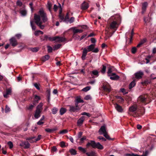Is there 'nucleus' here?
Segmentation results:
<instances>
[{"label": "nucleus", "instance_id": "obj_3", "mask_svg": "<svg viewBox=\"0 0 156 156\" xmlns=\"http://www.w3.org/2000/svg\"><path fill=\"white\" fill-rule=\"evenodd\" d=\"M148 95L144 94L140 96L138 98V100L144 105H146L148 103Z\"/></svg>", "mask_w": 156, "mask_h": 156}, {"label": "nucleus", "instance_id": "obj_13", "mask_svg": "<svg viewBox=\"0 0 156 156\" xmlns=\"http://www.w3.org/2000/svg\"><path fill=\"white\" fill-rule=\"evenodd\" d=\"M85 117L82 116L77 121V124L78 126H81L83 124L85 120Z\"/></svg>", "mask_w": 156, "mask_h": 156}, {"label": "nucleus", "instance_id": "obj_16", "mask_svg": "<svg viewBox=\"0 0 156 156\" xmlns=\"http://www.w3.org/2000/svg\"><path fill=\"white\" fill-rule=\"evenodd\" d=\"M137 111L140 114L141 116L142 115H143L144 114L145 109L144 107H140L137 108Z\"/></svg>", "mask_w": 156, "mask_h": 156}, {"label": "nucleus", "instance_id": "obj_18", "mask_svg": "<svg viewBox=\"0 0 156 156\" xmlns=\"http://www.w3.org/2000/svg\"><path fill=\"white\" fill-rule=\"evenodd\" d=\"M11 93V89L10 88L6 89V92L5 93H3V96L4 98H7L8 95L10 94Z\"/></svg>", "mask_w": 156, "mask_h": 156}, {"label": "nucleus", "instance_id": "obj_58", "mask_svg": "<svg viewBox=\"0 0 156 156\" xmlns=\"http://www.w3.org/2000/svg\"><path fill=\"white\" fill-rule=\"evenodd\" d=\"M69 15L67 13L64 18V22H66L67 23H68V21L69 20Z\"/></svg>", "mask_w": 156, "mask_h": 156}, {"label": "nucleus", "instance_id": "obj_29", "mask_svg": "<svg viewBox=\"0 0 156 156\" xmlns=\"http://www.w3.org/2000/svg\"><path fill=\"white\" fill-rule=\"evenodd\" d=\"M137 108L136 106H133L130 107L129 108V110L130 112H134L135 111H137Z\"/></svg>", "mask_w": 156, "mask_h": 156}, {"label": "nucleus", "instance_id": "obj_6", "mask_svg": "<svg viewBox=\"0 0 156 156\" xmlns=\"http://www.w3.org/2000/svg\"><path fill=\"white\" fill-rule=\"evenodd\" d=\"M144 74L143 72L141 71H139L137 73H135L134 75L135 76V78L136 79H141V78Z\"/></svg>", "mask_w": 156, "mask_h": 156}, {"label": "nucleus", "instance_id": "obj_32", "mask_svg": "<svg viewBox=\"0 0 156 156\" xmlns=\"http://www.w3.org/2000/svg\"><path fill=\"white\" fill-rule=\"evenodd\" d=\"M73 31L74 33H81L83 32V30L81 29H77L74 28H73Z\"/></svg>", "mask_w": 156, "mask_h": 156}, {"label": "nucleus", "instance_id": "obj_53", "mask_svg": "<svg viewBox=\"0 0 156 156\" xmlns=\"http://www.w3.org/2000/svg\"><path fill=\"white\" fill-rule=\"evenodd\" d=\"M41 99L40 97L37 95H35L34 96V100L35 101H37Z\"/></svg>", "mask_w": 156, "mask_h": 156}, {"label": "nucleus", "instance_id": "obj_37", "mask_svg": "<svg viewBox=\"0 0 156 156\" xmlns=\"http://www.w3.org/2000/svg\"><path fill=\"white\" fill-rule=\"evenodd\" d=\"M91 88V87L90 86H87L86 87L83 88L82 90V91H84V92H87Z\"/></svg>", "mask_w": 156, "mask_h": 156}, {"label": "nucleus", "instance_id": "obj_14", "mask_svg": "<svg viewBox=\"0 0 156 156\" xmlns=\"http://www.w3.org/2000/svg\"><path fill=\"white\" fill-rule=\"evenodd\" d=\"M110 79L113 80H117L119 78V76L115 73H112L110 76Z\"/></svg>", "mask_w": 156, "mask_h": 156}, {"label": "nucleus", "instance_id": "obj_31", "mask_svg": "<svg viewBox=\"0 0 156 156\" xmlns=\"http://www.w3.org/2000/svg\"><path fill=\"white\" fill-rule=\"evenodd\" d=\"M104 136H105L107 139L109 140H113L114 138H111L108 135L107 132L105 134H103Z\"/></svg>", "mask_w": 156, "mask_h": 156}, {"label": "nucleus", "instance_id": "obj_44", "mask_svg": "<svg viewBox=\"0 0 156 156\" xmlns=\"http://www.w3.org/2000/svg\"><path fill=\"white\" fill-rule=\"evenodd\" d=\"M105 34L107 38H109L112 35V34L109 31H108L107 30H106Z\"/></svg>", "mask_w": 156, "mask_h": 156}, {"label": "nucleus", "instance_id": "obj_10", "mask_svg": "<svg viewBox=\"0 0 156 156\" xmlns=\"http://www.w3.org/2000/svg\"><path fill=\"white\" fill-rule=\"evenodd\" d=\"M148 5V3L147 2H145L142 3V14L144 13L145 12Z\"/></svg>", "mask_w": 156, "mask_h": 156}, {"label": "nucleus", "instance_id": "obj_51", "mask_svg": "<svg viewBox=\"0 0 156 156\" xmlns=\"http://www.w3.org/2000/svg\"><path fill=\"white\" fill-rule=\"evenodd\" d=\"M112 72V69L111 68L109 67L108 69V70L107 72L108 75V76H111Z\"/></svg>", "mask_w": 156, "mask_h": 156}, {"label": "nucleus", "instance_id": "obj_41", "mask_svg": "<svg viewBox=\"0 0 156 156\" xmlns=\"http://www.w3.org/2000/svg\"><path fill=\"white\" fill-rule=\"evenodd\" d=\"M78 149L80 151L83 152V153H86V150L85 149L82 147H78Z\"/></svg>", "mask_w": 156, "mask_h": 156}, {"label": "nucleus", "instance_id": "obj_1", "mask_svg": "<svg viewBox=\"0 0 156 156\" xmlns=\"http://www.w3.org/2000/svg\"><path fill=\"white\" fill-rule=\"evenodd\" d=\"M38 14H35L34 16V20L35 23L41 29L44 28L45 25L42 24L47 22L48 20L46 14L44 12L42 9H41L38 12Z\"/></svg>", "mask_w": 156, "mask_h": 156}, {"label": "nucleus", "instance_id": "obj_33", "mask_svg": "<svg viewBox=\"0 0 156 156\" xmlns=\"http://www.w3.org/2000/svg\"><path fill=\"white\" fill-rule=\"evenodd\" d=\"M62 46V44H58L55 45L53 47V50L54 51L56 50L59 48H60Z\"/></svg>", "mask_w": 156, "mask_h": 156}, {"label": "nucleus", "instance_id": "obj_34", "mask_svg": "<svg viewBox=\"0 0 156 156\" xmlns=\"http://www.w3.org/2000/svg\"><path fill=\"white\" fill-rule=\"evenodd\" d=\"M34 34L36 36H38L40 34H43V32L41 30H36L35 31Z\"/></svg>", "mask_w": 156, "mask_h": 156}, {"label": "nucleus", "instance_id": "obj_55", "mask_svg": "<svg viewBox=\"0 0 156 156\" xmlns=\"http://www.w3.org/2000/svg\"><path fill=\"white\" fill-rule=\"evenodd\" d=\"M34 85L37 89L38 90H40V88L39 87L40 85L39 84L37 83H34Z\"/></svg>", "mask_w": 156, "mask_h": 156}, {"label": "nucleus", "instance_id": "obj_8", "mask_svg": "<svg viewBox=\"0 0 156 156\" xmlns=\"http://www.w3.org/2000/svg\"><path fill=\"white\" fill-rule=\"evenodd\" d=\"M103 88L104 91L108 93H109L111 91L110 86L108 84H107L106 85H104Z\"/></svg>", "mask_w": 156, "mask_h": 156}, {"label": "nucleus", "instance_id": "obj_47", "mask_svg": "<svg viewBox=\"0 0 156 156\" xmlns=\"http://www.w3.org/2000/svg\"><path fill=\"white\" fill-rule=\"evenodd\" d=\"M59 17L60 19V22L63 21L64 22V16L60 13L59 15Z\"/></svg>", "mask_w": 156, "mask_h": 156}, {"label": "nucleus", "instance_id": "obj_59", "mask_svg": "<svg viewBox=\"0 0 156 156\" xmlns=\"http://www.w3.org/2000/svg\"><path fill=\"white\" fill-rule=\"evenodd\" d=\"M151 83V81L149 80H145L144 82H142V84H147L149 83Z\"/></svg>", "mask_w": 156, "mask_h": 156}, {"label": "nucleus", "instance_id": "obj_54", "mask_svg": "<svg viewBox=\"0 0 156 156\" xmlns=\"http://www.w3.org/2000/svg\"><path fill=\"white\" fill-rule=\"evenodd\" d=\"M86 139V136H83L82 138H81L80 139V144H81V143H83L84 142V140H85Z\"/></svg>", "mask_w": 156, "mask_h": 156}, {"label": "nucleus", "instance_id": "obj_49", "mask_svg": "<svg viewBox=\"0 0 156 156\" xmlns=\"http://www.w3.org/2000/svg\"><path fill=\"white\" fill-rule=\"evenodd\" d=\"M58 111V109L57 108L54 107L52 110V113L53 114H56Z\"/></svg>", "mask_w": 156, "mask_h": 156}, {"label": "nucleus", "instance_id": "obj_48", "mask_svg": "<svg viewBox=\"0 0 156 156\" xmlns=\"http://www.w3.org/2000/svg\"><path fill=\"white\" fill-rule=\"evenodd\" d=\"M7 144L9 146L10 149H12L13 148V144L11 141H9L7 143Z\"/></svg>", "mask_w": 156, "mask_h": 156}, {"label": "nucleus", "instance_id": "obj_46", "mask_svg": "<svg viewBox=\"0 0 156 156\" xmlns=\"http://www.w3.org/2000/svg\"><path fill=\"white\" fill-rule=\"evenodd\" d=\"M87 156H95V153L94 152L92 151L90 153L87 152L86 153Z\"/></svg>", "mask_w": 156, "mask_h": 156}, {"label": "nucleus", "instance_id": "obj_30", "mask_svg": "<svg viewBox=\"0 0 156 156\" xmlns=\"http://www.w3.org/2000/svg\"><path fill=\"white\" fill-rule=\"evenodd\" d=\"M66 109L65 108H61L60 109L59 112L60 114L61 115H62L64 114L66 112Z\"/></svg>", "mask_w": 156, "mask_h": 156}, {"label": "nucleus", "instance_id": "obj_9", "mask_svg": "<svg viewBox=\"0 0 156 156\" xmlns=\"http://www.w3.org/2000/svg\"><path fill=\"white\" fill-rule=\"evenodd\" d=\"M45 39H65V38L62 37L56 36L54 37H51L49 35H45L44 36Z\"/></svg>", "mask_w": 156, "mask_h": 156}, {"label": "nucleus", "instance_id": "obj_64", "mask_svg": "<svg viewBox=\"0 0 156 156\" xmlns=\"http://www.w3.org/2000/svg\"><path fill=\"white\" fill-rule=\"evenodd\" d=\"M91 98L90 95H87L84 98V99L87 100H90Z\"/></svg>", "mask_w": 156, "mask_h": 156}, {"label": "nucleus", "instance_id": "obj_43", "mask_svg": "<svg viewBox=\"0 0 156 156\" xmlns=\"http://www.w3.org/2000/svg\"><path fill=\"white\" fill-rule=\"evenodd\" d=\"M102 68L101 70V71L102 73L104 74L105 73L106 69V66L104 65L102 66Z\"/></svg>", "mask_w": 156, "mask_h": 156}, {"label": "nucleus", "instance_id": "obj_50", "mask_svg": "<svg viewBox=\"0 0 156 156\" xmlns=\"http://www.w3.org/2000/svg\"><path fill=\"white\" fill-rule=\"evenodd\" d=\"M47 47L48 48V53H51L52 52L53 49L51 46L49 45H48L47 46Z\"/></svg>", "mask_w": 156, "mask_h": 156}, {"label": "nucleus", "instance_id": "obj_19", "mask_svg": "<svg viewBox=\"0 0 156 156\" xmlns=\"http://www.w3.org/2000/svg\"><path fill=\"white\" fill-rule=\"evenodd\" d=\"M89 7L88 4L86 2L83 3L81 6V9L82 10H85L88 9Z\"/></svg>", "mask_w": 156, "mask_h": 156}, {"label": "nucleus", "instance_id": "obj_42", "mask_svg": "<svg viewBox=\"0 0 156 156\" xmlns=\"http://www.w3.org/2000/svg\"><path fill=\"white\" fill-rule=\"evenodd\" d=\"M94 34L93 33L90 34H89L87 36L86 35H83L82 37H81L80 39H83V38H88L89 37H92L94 35Z\"/></svg>", "mask_w": 156, "mask_h": 156}, {"label": "nucleus", "instance_id": "obj_38", "mask_svg": "<svg viewBox=\"0 0 156 156\" xmlns=\"http://www.w3.org/2000/svg\"><path fill=\"white\" fill-rule=\"evenodd\" d=\"M69 151L72 155H75L76 154V151L73 149H70Z\"/></svg>", "mask_w": 156, "mask_h": 156}, {"label": "nucleus", "instance_id": "obj_17", "mask_svg": "<svg viewBox=\"0 0 156 156\" xmlns=\"http://www.w3.org/2000/svg\"><path fill=\"white\" fill-rule=\"evenodd\" d=\"M35 136H31L27 137L26 138V140H28L31 143H33L35 142Z\"/></svg>", "mask_w": 156, "mask_h": 156}, {"label": "nucleus", "instance_id": "obj_21", "mask_svg": "<svg viewBox=\"0 0 156 156\" xmlns=\"http://www.w3.org/2000/svg\"><path fill=\"white\" fill-rule=\"evenodd\" d=\"M57 130V128L56 127H55L52 129H50L49 128H46L45 129V130L46 132L49 133H52L54 132Z\"/></svg>", "mask_w": 156, "mask_h": 156}, {"label": "nucleus", "instance_id": "obj_2", "mask_svg": "<svg viewBox=\"0 0 156 156\" xmlns=\"http://www.w3.org/2000/svg\"><path fill=\"white\" fill-rule=\"evenodd\" d=\"M90 146H91L94 148H97L100 150L103 149V147L99 142L96 143L94 140H90V142L87 143L86 145L87 147L88 148Z\"/></svg>", "mask_w": 156, "mask_h": 156}, {"label": "nucleus", "instance_id": "obj_25", "mask_svg": "<svg viewBox=\"0 0 156 156\" xmlns=\"http://www.w3.org/2000/svg\"><path fill=\"white\" fill-rule=\"evenodd\" d=\"M41 112L38 111V110H36L34 114V116L35 118L37 119L40 116V113Z\"/></svg>", "mask_w": 156, "mask_h": 156}, {"label": "nucleus", "instance_id": "obj_15", "mask_svg": "<svg viewBox=\"0 0 156 156\" xmlns=\"http://www.w3.org/2000/svg\"><path fill=\"white\" fill-rule=\"evenodd\" d=\"M88 51L86 48H85L83 51V53L81 57L82 59L83 60H84L85 59V57L87 55V52Z\"/></svg>", "mask_w": 156, "mask_h": 156}, {"label": "nucleus", "instance_id": "obj_5", "mask_svg": "<svg viewBox=\"0 0 156 156\" xmlns=\"http://www.w3.org/2000/svg\"><path fill=\"white\" fill-rule=\"evenodd\" d=\"M91 76L92 78H94L97 77L99 75L98 71L97 70H94L90 72Z\"/></svg>", "mask_w": 156, "mask_h": 156}, {"label": "nucleus", "instance_id": "obj_45", "mask_svg": "<svg viewBox=\"0 0 156 156\" xmlns=\"http://www.w3.org/2000/svg\"><path fill=\"white\" fill-rule=\"evenodd\" d=\"M30 24L32 29L33 30H35L36 29V27L33 23L32 21H30Z\"/></svg>", "mask_w": 156, "mask_h": 156}, {"label": "nucleus", "instance_id": "obj_52", "mask_svg": "<svg viewBox=\"0 0 156 156\" xmlns=\"http://www.w3.org/2000/svg\"><path fill=\"white\" fill-rule=\"evenodd\" d=\"M76 102L79 103H83V101L80 98H77L76 99Z\"/></svg>", "mask_w": 156, "mask_h": 156}, {"label": "nucleus", "instance_id": "obj_26", "mask_svg": "<svg viewBox=\"0 0 156 156\" xmlns=\"http://www.w3.org/2000/svg\"><path fill=\"white\" fill-rule=\"evenodd\" d=\"M50 56L48 55H46L41 58V60L43 62H44L46 60H48Z\"/></svg>", "mask_w": 156, "mask_h": 156}, {"label": "nucleus", "instance_id": "obj_63", "mask_svg": "<svg viewBox=\"0 0 156 156\" xmlns=\"http://www.w3.org/2000/svg\"><path fill=\"white\" fill-rule=\"evenodd\" d=\"M60 146L62 147H66L65 143L64 141H61L60 142Z\"/></svg>", "mask_w": 156, "mask_h": 156}, {"label": "nucleus", "instance_id": "obj_62", "mask_svg": "<svg viewBox=\"0 0 156 156\" xmlns=\"http://www.w3.org/2000/svg\"><path fill=\"white\" fill-rule=\"evenodd\" d=\"M47 5L48 7V9L49 11H50L52 7V4L50 2H48Z\"/></svg>", "mask_w": 156, "mask_h": 156}, {"label": "nucleus", "instance_id": "obj_20", "mask_svg": "<svg viewBox=\"0 0 156 156\" xmlns=\"http://www.w3.org/2000/svg\"><path fill=\"white\" fill-rule=\"evenodd\" d=\"M10 43L12 46L13 47H15L18 44L16 40H9Z\"/></svg>", "mask_w": 156, "mask_h": 156}, {"label": "nucleus", "instance_id": "obj_36", "mask_svg": "<svg viewBox=\"0 0 156 156\" xmlns=\"http://www.w3.org/2000/svg\"><path fill=\"white\" fill-rule=\"evenodd\" d=\"M78 109L79 108H77L75 106H70L69 111L71 112H75V111Z\"/></svg>", "mask_w": 156, "mask_h": 156}, {"label": "nucleus", "instance_id": "obj_11", "mask_svg": "<svg viewBox=\"0 0 156 156\" xmlns=\"http://www.w3.org/2000/svg\"><path fill=\"white\" fill-rule=\"evenodd\" d=\"M114 105L115 108L118 112H123V109L120 105L117 103L115 104Z\"/></svg>", "mask_w": 156, "mask_h": 156}, {"label": "nucleus", "instance_id": "obj_61", "mask_svg": "<svg viewBox=\"0 0 156 156\" xmlns=\"http://www.w3.org/2000/svg\"><path fill=\"white\" fill-rule=\"evenodd\" d=\"M136 48L135 47H133L131 49V52L133 54H135L136 51Z\"/></svg>", "mask_w": 156, "mask_h": 156}, {"label": "nucleus", "instance_id": "obj_56", "mask_svg": "<svg viewBox=\"0 0 156 156\" xmlns=\"http://www.w3.org/2000/svg\"><path fill=\"white\" fill-rule=\"evenodd\" d=\"M20 13L22 16H25L26 15L27 12L25 10H23L21 11Z\"/></svg>", "mask_w": 156, "mask_h": 156}, {"label": "nucleus", "instance_id": "obj_40", "mask_svg": "<svg viewBox=\"0 0 156 156\" xmlns=\"http://www.w3.org/2000/svg\"><path fill=\"white\" fill-rule=\"evenodd\" d=\"M30 50L33 52H36L39 50L38 48H30Z\"/></svg>", "mask_w": 156, "mask_h": 156}, {"label": "nucleus", "instance_id": "obj_4", "mask_svg": "<svg viewBox=\"0 0 156 156\" xmlns=\"http://www.w3.org/2000/svg\"><path fill=\"white\" fill-rule=\"evenodd\" d=\"M20 146L23 147L24 149H28L30 148V145L28 141H23L20 144Z\"/></svg>", "mask_w": 156, "mask_h": 156}, {"label": "nucleus", "instance_id": "obj_28", "mask_svg": "<svg viewBox=\"0 0 156 156\" xmlns=\"http://www.w3.org/2000/svg\"><path fill=\"white\" fill-rule=\"evenodd\" d=\"M117 26V22L115 21H113L110 24V27L111 28L113 29L116 27Z\"/></svg>", "mask_w": 156, "mask_h": 156}, {"label": "nucleus", "instance_id": "obj_35", "mask_svg": "<svg viewBox=\"0 0 156 156\" xmlns=\"http://www.w3.org/2000/svg\"><path fill=\"white\" fill-rule=\"evenodd\" d=\"M132 115L134 117H140L141 116V114L140 113L138 112L137 111L135 112L133 115Z\"/></svg>", "mask_w": 156, "mask_h": 156}, {"label": "nucleus", "instance_id": "obj_60", "mask_svg": "<svg viewBox=\"0 0 156 156\" xmlns=\"http://www.w3.org/2000/svg\"><path fill=\"white\" fill-rule=\"evenodd\" d=\"M133 40H126V45H129L131 44L132 41Z\"/></svg>", "mask_w": 156, "mask_h": 156}, {"label": "nucleus", "instance_id": "obj_24", "mask_svg": "<svg viewBox=\"0 0 156 156\" xmlns=\"http://www.w3.org/2000/svg\"><path fill=\"white\" fill-rule=\"evenodd\" d=\"M136 80H133L129 84V89H131L133 87H134L136 85Z\"/></svg>", "mask_w": 156, "mask_h": 156}, {"label": "nucleus", "instance_id": "obj_23", "mask_svg": "<svg viewBox=\"0 0 156 156\" xmlns=\"http://www.w3.org/2000/svg\"><path fill=\"white\" fill-rule=\"evenodd\" d=\"M95 46V44H92L87 47V49L88 51H92L94 48Z\"/></svg>", "mask_w": 156, "mask_h": 156}, {"label": "nucleus", "instance_id": "obj_57", "mask_svg": "<svg viewBox=\"0 0 156 156\" xmlns=\"http://www.w3.org/2000/svg\"><path fill=\"white\" fill-rule=\"evenodd\" d=\"M10 108L8 106L6 105L5 106V113H7L10 112Z\"/></svg>", "mask_w": 156, "mask_h": 156}, {"label": "nucleus", "instance_id": "obj_7", "mask_svg": "<svg viewBox=\"0 0 156 156\" xmlns=\"http://www.w3.org/2000/svg\"><path fill=\"white\" fill-rule=\"evenodd\" d=\"M98 132L101 135L104 134L105 133H107V132L106 130V128L105 126L104 125L101 126L98 131Z\"/></svg>", "mask_w": 156, "mask_h": 156}, {"label": "nucleus", "instance_id": "obj_39", "mask_svg": "<svg viewBox=\"0 0 156 156\" xmlns=\"http://www.w3.org/2000/svg\"><path fill=\"white\" fill-rule=\"evenodd\" d=\"M146 40H143V41H140L139 44L137 45V47L139 48L143 44L146 42Z\"/></svg>", "mask_w": 156, "mask_h": 156}, {"label": "nucleus", "instance_id": "obj_27", "mask_svg": "<svg viewBox=\"0 0 156 156\" xmlns=\"http://www.w3.org/2000/svg\"><path fill=\"white\" fill-rule=\"evenodd\" d=\"M43 103H40L37 107L36 110H38V111L42 112V110Z\"/></svg>", "mask_w": 156, "mask_h": 156}, {"label": "nucleus", "instance_id": "obj_22", "mask_svg": "<svg viewBox=\"0 0 156 156\" xmlns=\"http://www.w3.org/2000/svg\"><path fill=\"white\" fill-rule=\"evenodd\" d=\"M50 91L49 89H47L46 90V96L47 99V101L49 103L50 99Z\"/></svg>", "mask_w": 156, "mask_h": 156}, {"label": "nucleus", "instance_id": "obj_12", "mask_svg": "<svg viewBox=\"0 0 156 156\" xmlns=\"http://www.w3.org/2000/svg\"><path fill=\"white\" fill-rule=\"evenodd\" d=\"M148 153V151H145L144 154H143L142 155H140L132 153V154H128L126 155V156H147Z\"/></svg>", "mask_w": 156, "mask_h": 156}]
</instances>
